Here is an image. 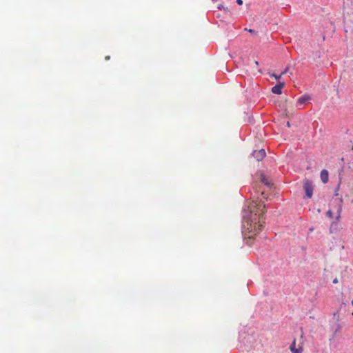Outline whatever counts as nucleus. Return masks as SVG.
I'll return each mask as SVG.
<instances>
[{
    "label": "nucleus",
    "instance_id": "1",
    "mask_svg": "<svg viewBox=\"0 0 353 353\" xmlns=\"http://www.w3.org/2000/svg\"><path fill=\"white\" fill-rule=\"evenodd\" d=\"M265 212V205L261 201H251L244 210L243 228L247 238L252 239L261 231Z\"/></svg>",
    "mask_w": 353,
    "mask_h": 353
},
{
    "label": "nucleus",
    "instance_id": "2",
    "mask_svg": "<svg viewBox=\"0 0 353 353\" xmlns=\"http://www.w3.org/2000/svg\"><path fill=\"white\" fill-rule=\"evenodd\" d=\"M304 190L305 191L306 196L308 198H311L313 194V184L309 180L304 181Z\"/></svg>",
    "mask_w": 353,
    "mask_h": 353
},
{
    "label": "nucleus",
    "instance_id": "3",
    "mask_svg": "<svg viewBox=\"0 0 353 353\" xmlns=\"http://www.w3.org/2000/svg\"><path fill=\"white\" fill-rule=\"evenodd\" d=\"M252 156L257 160H262L265 156V152L263 149L259 150H254L252 153Z\"/></svg>",
    "mask_w": 353,
    "mask_h": 353
},
{
    "label": "nucleus",
    "instance_id": "4",
    "mask_svg": "<svg viewBox=\"0 0 353 353\" xmlns=\"http://www.w3.org/2000/svg\"><path fill=\"white\" fill-rule=\"evenodd\" d=\"M284 85L285 82H279V83H277L272 88V92L274 94H281L282 92V88L284 87Z\"/></svg>",
    "mask_w": 353,
    "mask_h": 353
},
{
    "label": "nucleus",
    "instance_id": "5",
    "mask_svg": "<svg viewBox=\"0 0 353 353\" xmlns=\"http://www.w3.org/2000/svg\"><path fill=\"white\" fill-rule=\"evenodd\" d=\"M290 349L292 353H302L303 352V347L301 345H299L298 347H296V341L294 340L293 343L290 347Z\"/></svg>",
    "mask_w": 353,
    "mask_h": 353
},
{
    "label": "nucleus",
    "instance_id": "6",
    "mask_svg": "<svg viewBox=\"0 0 353 353\" xmlns=\"http://www.w3.org/2000/svg\"><path fill=\"white\" fill-rule=\"evenodd\" d=\"M310 99L309 96L305 95L299 97L297 100V106L302 105Z\"/></svg>",
    "mask_w": 353,
    "mask_h": 353
},
{
    "label": "nucleus",
    "instance_id": "7",
    "mask_svg": "<svg viewBox=\"0 0 353 353\" xmlns=\"http://www.w3.org/2000/svg\"><path fill=\"white\" fill-rule=\"evenodd\" d=\"M321 179L323 183H326L328 181V172L326 170H323L321 172Z\"/></svg>",
    "mask_w": 353,
    "mask_h": 353
},
{
    "label": "nucleus",
    "instance_id": "8",
    "mask_svg": "<svg viewBox=\"0 0 353 353\" xmlns=\"http://www.w3.org/2000/svg\"><path fill=\"white\" fill-rule=\"evenodd\" d=\"M342 211V207L341 205H339L338 210H337V216L336 217V219L338 221L341 218V214Z\"/></svg>",
    "mask_w": 353,
    "mask_h": 353
},
{
    "label": "nucleus",
    "instance_id": "9",
    "mask_svg": "<svg viewBox=\"0 0 353 353\" xmlns=\"http://www.w3.org/2000/svg\"><path fill=\"white\" fill-rule=\"evenodd\" d=\"M271 77H274L276 81H277V83H279V82H281L280 81L281 78V74H271Z\"/></svg>",
    "mask_w": 353,
    "mask_h": 353
},
{
    "label": "nucleus",
    "instance_id": "10",
    "mask_svg": "<svg viewBox=\"0 0 353 353\" xmlns=\"http://www.w3.org/2000/svg\"><path fill=\"white\" fill-rule=\"evenodd\" d=\"M261 181L268 186L270 185V183L268 181L267 179H265V176L263 175L261 176Z\"/></svg>",
    "mask_w": 353,
    "mask_h": 353
},
{
    "label": "nucleus",
    "instance_id": "11",
    "mask_svg": "<svg viewBox=\"0 0 353 353\" xmlns=\"http://www.w3.org/2000/svg\"><path fill=\"white\" fill-rule=\"evenodd\" d=\"M327 216L328 217H330V218H332V216H333V213H332V212L331 210H328V211L327 212Z\"/></svg>",
    "mask_w": 353,
    "mask_h": 353
},
{
    "label": "nucleus",
    "instance_id": "12",
    "mask_svg": "<svg viewBox=\"0 0 353 353\" xmlns=\"http://www.w3.org/2000/svg\"><path fill=\"white\" fill-rule=\"evenodd\" d=\"M288 70V68H286L283 72H281V75L283 76L287 73Z\"/></svg>",
    "mask_w": 353,
    "mask_h": 353
},
{
    "label": "nucleus",
    "instance_id": "13",
    "mask_svg": "<svg viewBox=\"0 0 353 353\" xmlns=\"http://www.w3.org/2000/svg\"><path fill=\"white\" fill-rule=\"evenodd\" d=\"M236 3L239 5H242L243 4V1L242 0H236Z\"/></svg>",
    "mask_w": 353,
    "mask_h": 353
},
{
    "label": "nucleus",
    "instance_id": "14",
    "mask_svg": "<svg viewBox=\"0 0 353 353\" xmlns=\"http://www.w3.org/2000/svg\"><path fill=\"white\" fill-rule=\"evenodd\" d=\"M339 282L338 281V279L337 278H335L334 280H333V283H337Z\"/></svg>",
    "mask_w": 353,
    "mask_h": 353
},
{
    "label": "nucleus",
    "instance_id": "15",
    "mask_svg": "<svg viewBox=\"0 0 353 353\" xmlns=\"http://www.w3.org/2000/svg\"><path fill=\"white\" fill-rule=\"evenodd\" d=\"M245 30H248V29H247V28H245ZM248 31H249L250 32H254V30H252V29H249V30H248Z\"/></svg>",
    "mask_w": 353,
    "mask_h": 353
},
{
    "label": "nucleus",
    "instance_id": "16",
    "mask_svg": "<svg viewBox=\"0 0 353 353\" xmlns=\"http://www.w3.org/2000/svg\"><path fill=\"white\" fill-rule=\"evenodd\" d=\"M254 63V65H259V63H258V61H255Z\"/></svg>",
    "mask_w": 353,
    "mask_h": 353
},
{
    "label": "nucleus",
    "instance_id": "17",
    "mask_svg": "<svg viewBox=\"0 0 353 353\" xmlns=\"http://www.w3.org/2000/svg\"><path fill=\"white\" fill-rule=\"evenodd\" d=\"M109 59H110V56L105 57V60H109Z\"/></svg>",
    "mask_w": 353,
    "mask_h": 353
},
{
    "label": "nucleus",
    "instance_id": "18",
    "mask_svg": "<svg viewBox=\"0 0 353 353\" xmlns=\"http://www.w3.org/2000/svg\"><path fill=\"white\" fill-rule=\"evenodd\" d=\"M287 125H288V127H290V122H289V121H288V122H287Z\"/></svg>",
    "mask_w": 353,
    "mask_h": 353
},
{
    "label": "nucleus",
    "instance_id": "19",
    "mask_svg": "<svg viewBox=\"0 0 353 353\" xmlns=\"http://www.w3.org/2000/svg\"><path fill=\"white\" fill-rule=\"evenodd\" d=\"M351 303H352V305L353 306V300L352 301ZM352 315H353V312H352Z\"/></svg>",
    "mask_w": 353,
    "mask_h": 353
}]
</instances>
